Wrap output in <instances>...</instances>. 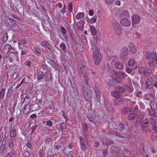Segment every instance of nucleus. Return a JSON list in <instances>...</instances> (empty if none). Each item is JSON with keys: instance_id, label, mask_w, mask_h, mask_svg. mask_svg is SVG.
Segmentation results:
<instances>
[{"instance_id": "obj_1", "label": "nucleus", "mask_w": 157, "mask_h": 157, "mask_svg": "<svg viewBox=\"0 0 157 157\" xmlns=\"http://www.w3.org/2000/svg\"><path fill=\"white\" fill-rule=\"evenodd\" d=\"M146 58L148 60L150 67L155 66L157 63V53L155 52H149L146 53Z\"/></svg>"}, {"instance_id": "obj_2", "label": "nucleus", "mask_w": 157, "mask_h": 157, "mask_svg": "<svg viewBox=\"0 0 157 157\" xmlns=\"http://www.w3.org/2000/svg\"><path fill=\"white\" fill-rule=\"evenodd\" d=\"M93 59L95 64L96 65L99 64L101 61V54L99 50L98 49H96L94 52Z\"/></svg>"}, {"instance_id": "obj_3", "label": "nucleus", "mask_w": 157, "mask_h": 157, "mask_svg": "<svg viewBox=\"0 0 157 157\" xmlns=\"http://www.w3.org/2000/svg\"><path fill=\"white\" fill-rule=\"evenodd\" d=\"M128 48L125 47L123 48L121 50L120 55L121 59L123 60H125L128 58Z\"/></svg>"}, {"instance_id": "obj_4", "label": "nucleus", "mask_w": 157, "mask_h": 157, "mask_svg": "<svg viewBox=\"0 0 157 157\" xmlns=\"http://www.w3.org/2000/svg\"><path fill=\"white\" fill-rule=\"evenodd\" d=\"M132 26L134 27H137V24L140 23V18L137 14H134L132 17Z\"/></svg>"}, {"instance_id": "obj_5", "label": "nucleus", "mask_w": 157, "mask_h": 157, "mask_svg": "<svg viewBox=\"0 0 157 157\" xmlns=\"http://www.w3.org/2000/svg\"><path fill=\"white\" fill-rule=\"evenodd\" d=\"M141 130L144 133L148 132L149 133L151 131L149 124H141Z\"/></svg>"}, {"instance_id": "obj_6", "label": "nucleus", "mask_w": 157, "mask_h": 157, "mask_svg": "<svg viewBox=\"0 0 157 157\" xmlns=\"http://www.w3.org/2000/svg\"><path fill=\"white\" fill-rule=\"evenodd\" d=\"M86 90L84 89L83 91V96L86 100L90 99V98H91V95L92 94L91 91L88 88Z\"/></svg>"}, {"instance_id": "obj_7", "label": "nucleus", "mask_w": 157, "mask_h": 157, "mask_svg": "<svg viewBox=\"0 0 157 157\" xmlns=\"http://www.w3.org/2000/svg\"><path fill=\"white\" fill-rule=\"evenodd\" d=\"M94 90L95 99L97 101L100 102L101 97L100 91L98 87L96 86H95L94 88Z\"/></svg>"}, {"instance_id": "obj_8", "label": "nucleus", "mask_w": 157, "mask_h": 157, "mask_svg": "<svg viewBox=\"0 0 157 157\" xmlns=\"http://www.w3.org/2000/svg\"><path fill=\"white\" fill-rule=\"evenodd\" d=\"M113 75L119 77L121 79H124L125 77V73L120 71H113Z\"/></svg>"}, {"instance_id": "obj_9", "label": "nucleus", "mask_w": 157, "mask_h": 157, "mask_svg": "<svg viewBox=\"0 0 157 157\" xmlns=\"http://www.w3.org/2000/svg\"><path fill=\"white\" fill-rule=\"evenodd\" d=\"M120 22L122 25L125 27H128L131 25L130 20L126 18H123L121 19Z\"/></svg>"}, {"instance_id": "obj_10", "label": "nucleus", "mask_w": 157, "mask_h": 157, "mask_svg": "<svg viewBox=\"0 0 157 157\" xmlns=\"http://www.w3.org/2000/svg\"><path fill=\"white\" fill-rule=\"evenodd\" d=\"M86 70V67L83 64L79 65L78 70V76L80 77H82L83 73Z\"/></svg>"}, {"instance_id": "obj_11", "label": "nucleus", "mask_w": 157, "mask_h": 157, "mask_svg": "<svg viewBox=\"0 0 157 157\" xmlns=\"http://www.w3.org/2000/svg\"><path fill=\"white\" fill-rule=\"evenodd\" d=\"M88 120L93 123L96 124L97 122V120L96 117L92 113H88L87 114Z\"/></svg>"}, {"instance_id": "obj_12", "label": "nucleus", "mask_w": 157, "mask_h": 157, "mask_svg": "<svg viewBox=\"0 0 157 157\" xmlns=\"http://www.w3.org/2000/svg\"><path fill=\"white\" fill-rule=\"evenodd\" d=\"M152 81L153 80L151 78H149L147 80L146 85L147 88L151 89L153 88Z\"/></svg>"}, {"instance_id": "obj_13", "label": "nucleus", "mask_w": 157, "mask_h": 157, "mask_svg": "<svg viewBox=\"0 0 157 157\" xmlns=\"http://www.w3.org/2000/svg\"><path fill=\"white\" fill-rule=\"evenodd\" d=\"M114 89L117 92H118L119 94H122L125 91V88L124 87V85L122 86H117L114 87Z\"/></svg>"}, {"instance_id": "obj_14", "label": "nucleus", "mask_w": 157, "mask_h": 157, "mask_svg": "<svg viewBox=\"0 0 157 157\" xmlns=\"http://www.w3.org/2000/svg\"><path fill=\"white\" fill-rule=\"evenodd\" d=\"M115 105L116 106H119L123 103V100L122 98L119 96L115 99Z\"/></svg>"}, {"instance_id": "obj_15", "label": "nucleus", "mask_w": 157, "mask_h": 157, "mask_svg": "<svg viewBox=\"0 0 157 157\" xmlns=\"http://www.w3.org/2000/svg\"><path fill=\"white\" fill-rule=\"evenodd\" d=\"M31 106L30 104H28L24 108L23 111L25 115L28 114L30 111L31 109Z\"/></svg>"}, {"instance_id": "obj_16", "label": "nucleus", "mask_w": 157, "mask_h": 157, "mask_svg": "<svg viewBox=\"0 0 157 157\" xmlns=\"http://www.w3.org/2000/svg\"><path fill=\"white\" fill-rule=\"evenodd\" d=\"M84 23L81 20L76 23V25L78 28L81 31H83L84 30Z\"/></svg>"}, {"instance_id": "obj_17", "label": "nucleus", "mask_w": 157, "mask_h": 157, "mask_svg": "<svg viewBox=\"0 0 157 157\" xmlns=\"http://www.w3.org/2000/svg\"><path fill=\"white\" fill-rule=\"evenodd\" d=\"M59 127V128L58 129H61L62 131H63L64 130H65L67 128V125L65 124L64 122H63L61 123L58 124L56 125L57 128Z\"/></svg>"}, {"instance_id": "obj_18", "label": "nucleus", "mask_w": 157, "mask_h": 157, "mask_svg": "<svg viewBox=\"0 0 157 157\" xmlns=\"http://www.w3.org/2000/svg\"><path fill=\"white\" fill-rule=\"evenodd\" d=\"M124 87L125 88V90L128 93H131L134 91V89L132 86H128L127 85H124Z\"/></svg>"}, {"instance_id": "obj_19", "label": "nucleus", "mask_w": 157, "mask_h": 157, "mask_svg": "<svg viewBox=\"0 0 157 157\" xmlns=\"http://www.w3.org/2000/svg\"><path fill=\"white\" fill-rule=\"evenodd\" d=\"M84 82L86 84V85L88 86L89 82L90 80V78L89 77V75L86 73H84Z\"/></svg>"}, {"instance_id": "obj_20", "label": "nucleus", "mask_w": 157, "mask_h": 157, "mask_svg": "<svg viewBox=\"0 0 157 157\" xmlns=\"http://www.w3.org/2000/svg\"><path fill=\"white\" fill-rule=\"evenodd\" d=\"M54 108L51 106H48L46 110L45 113L47 114H52L54 112Z\"/></svg>"}, {"instance_id": "obj_21", "label": "nucleus", "mask_w": 157, "mask_h": 157, "mask_svg": "<svg viewBox=\"0 0 157 157\" xmlns=\"http://www.w3.org/2000/svg\"><path fill=\"white\" fill-rule=\"evenodd\" d=\"M47 70L46 67L43 65L40 68V70L38 72L45 75L47 73Z\"/></svg>"}, {"instance_id": "obj_22", "label": "nucleus", "mask_w": 157, "mask_h": 157, "mask_svg": "<svg viewBox=\"0 0 157 157\" xmlns=\"http://www.w3.org/2000/svg\"><path fill=\"white\" fill-rule=\"evenodd\" d=\"M112 22L113 26L114 29L121 27L120 24L117 22L116 20L113 19L112 21Z\"/></svg>"}, {"instance_id": "obj_23", "label": "nucleus", "mask_w": 157, "mask_h": 157, "mask_svg": "<svg viewBox=\"0 0 157 157\" xmlns=\"http://www.w3.org/2000/svg\"><path fill=\"white\" fill-rule=\"evenodd\" d=\"M115 67L118 69L121 70L124 68V65L122 63L120 62H117L115 63Z\"/></svg>"}, {"instance_id": "obj_24", "label": "nucleus", "mask_w": 157, "mask_h": 157, "mask_svg": "<svg viewBox=\"0 0 157 157\" xmlns=\"http://www.w3.org/2000/svg\"><path fill=\"white\" fill-rule=\"evenodd\" d=\"M138 71L140 73L145 75L147 74V71L143 67H140L138 68Z\"/></svg>"}, {"instance_id": "obj_25", "label": "nucleus", "mask_w": 157, "mask_h": 157, "mask_svg": "<svg viewBox=\"0 0 157 157\" xmlns=\"http://www.w3.org/2000/svg\"><path fill=\"white\" fill-rule=\"evenodd\" d=\"M130 51L133 54L135 53L136 52V48L135 45L133 43L130 44Z\"/></svg>"}, {"instance_id": "obj_26", "label": "nucleus", "mask_w": 157, "mask_h": 157, "mask_svg": "<svg viewBox=\"0 0 157 157\" xmlns=\"http://www.w3.org/2000/svg\"><path fill=\"white\" fill-rule=\"evenodd\" d=\"M105 68L107 69V71L111 75H113L112 71H113L115 70L112 68L109 63H107V65L105 67Z\"/></svg>"}, {"instance_id": "obj_27", "label": "nucleus", "mask_w": 157, "mask_h": 157, "mask_svg": "<svg viewBox=\"0 0 157 157\" xmlns=\"http://www.w3.org/2000/svg\"><path fill=\"white\" fill-rule=\"evenodd\" d=\"M10 47L9 48V49L10 52L13 54H17L18 53V51H16L15 48L13 47H11L10 45H9Z\"/></svg>"}, {"instance_id": "obj_28", "label": "nucleus", "mask_w": 157, "mask_h": 157, "mask_svg": "<svg viewBox=\"0 0 157 157\" xmlns=\"http://www.w3.org/2000/svg\"><path fill=\"white\" fill-rule=\"evenodd\" d=\"M136 116V113H132L128 115L127 118L128 120H134Z\"/></svg>"}, {"instance_id": "obj_29", "label": "nucleus", "mask_w": 157, "mask_h": 157, "mask_svg": "<svg viewBox=\"0 0 157 157\" xmlns=\"http://www.w3.org/2000/svg\"><path fill=\"white\" fill-rule=\"evenodd\" d=\"M146 100L149 101L151 102L153 100V96L151 94H148L146 95Z\"/></svg>"}, {"instance_id": "obj_30", "label": "nucleus", "mask_w": 157, "mask_h": 157, "mask_svg": "<svg viewBox=\"0 0 157 157\" xmlns=\"http://www.w3.org/2000/svg\"><path fill=\"white\" fill-rule=\"evenodd\" d=\"M111 95L115 98H117L120 96V95L115 90H114V91H113L111 93Z\"/></svg>"}, {"instance_id": "obj_31", "label": "nucleus", "mask_w": 157, "mask_h": 157, "mask_svg": "<svg viewBox=\"0 0 157 157\" xmlns=\"http://www.w3.org/2000/svg\"><path fill=\"white\" fill-rule=\"evenodd\" d=\"M156 109H153V108L152 109H151V110H148V112L152 117H156V115L155 113V110Z\"/></svg>"}, {"instance_id": "obj_32", "label": "nucleus", "mask_w": 157, "mask_h": 157, "mask_svg": "<svg viewBox=\"0 0 157 157\" xmlns=\"http://www.w3.org/2000/svg\"><path fill=\"white\" fill-rule=\"evenodd\" d=\"M124 125L122 124H120L118 125V128H119V130L120 131H121L122 132V133H123V131H126V133H128V130L127 129H125L124 128Z\"/></svg>"}, {"instance_id": "obj_33", "label": "nucleus", "mask_w": 157, "mask_h": 157, "mask_svg": "<svg viewBox=\"0 0 157 157\" xmlns=\"http://www.w3.org/2000/svg\"><path fill=\"white\" fill-rule=\"evenodd\" d=\"M151 139L152 141L157 140V133L152 132L151 136Z\"/></svg>"}, {"instance_id": "obj_34", "label": "nucleus", "mask_w": 157, "mask_h": 157, "mask_svg": "<svg viewBox=\"0 0 157 157\" xmlns=\"http://www.w3.org/2000/svg\"><path fill=\"white\" fill-rule=\"evenodd\" d=\"M32 111H34L37 110L38 108H39L40 106L38 105V103H36L34 104L31 105Z\"/></svg>"}, {"instance_id": "obj_35", "label": "nucleus", "mask_w": 157, "mask_h": 157, "mask_svg": "<svg viewBox=\"0 0 157 157\" xmlns=\"http://www.w3.org/2000/svg\"><path fill=\"white\" fill-rule=\"evenodd\" d=\"M117 34L118 36L121 35L122 33V29L121 28V27L115 29Z\"/></svg>"}, {"instance_id": "obj_36", "label": "nucleus", "mask_w": 157, "mask_h": 157, "mask_svg": "<svg viewBox=\"0 0 157 157\" xmlns=\"http://www.w3.org/2000/svg\"><path fill=\"white\" fill-rule=\"evenodd\" d=\"M130 110V109L127 107H124L121 110L122 113L124 114H127L128 112Z\"/></svg>"}, {"instance_id": "obj_37", "label": "nucleus", "mask_w": 157, "mask_h": 157, "mask_svg": "<svg viewBox=\"0 0 157 157\" xmlns=\"http://www.w3.org/2000/svg\"><path fill=\"white\" fill-rule=\"evenodd\" d=\"M122 133H123V135H124V136H121L119 133H116L115 134V135L117 136L122 137L123 138H128L129 137V136L128 135V133H124L123 132Z\"/></svg>"}, {"instance_id": "obj_38", "label": "nucleus", "mask_w": 157, "mask_h": 157, "mask_svg": "<svg viewBox=\"0 0 157 157\" xmlns=\"http://www.w3.org/2000/svg\"><path fill=\"white\" fill-rule=\"evenodd\" d=\"M90 29L91 30L92 34L93 35H95L97 34V31L94 27L92 25L90 27Z\"/></svg>"}, {"instance_id": "obj_39", "label": "nucleus", "mask_w": 157, "mask_h": 157, "mask_svg": "<svg viewBox=\"0 0 157 157\" xmlns=\"http://www.w3.org/2000/svg\"><path fill=\"white\" fill-rule=\"evenodd\" d=\"M110 151L111 153H116L117 151L119 149L114 146H111L110 148Z\"/></svg>"}, {"instance_id": "obj_40", "label": "nucleus", "mask_w": 157, "mask_h": 157, "mask_svg": "<svg viewBox=\"0 0 157 157\" xmlns=\"http://www.w3.org/2000/svg\"><path fill=\"white\" fill-rule=\"evenodd\" d=\"M149 122L152 125H155L156 124V121L155 119L152 117H150L149 118Z\"/></svg>"}, {"instance_id": "obj_41", "label": "nucleus", "mask_w": 157, "mask_h": 157, "mask_svg": "<svg viewBox=\"0 0 157 157\" xmlns=\"http://www.w3.org/2000/svg\"><path fill=\"white\" fill-rule=\"evenodd\" d=\"M150 104V106L151 109H152L153 108V109H156L157 106L155 102L153 101H151Z\"/></svg>"}, {"instance_id": "obj_42", "label": "nucleus", "mask_w": 157, "mask_h": 157, "mask_svg": "<svg viewBox=\"0 0 157 157\" xmlns=\"http://www.w3.org/2000/svg\"><path fill=\"white\" fill-rule=\"evenodd\" d=\"M5 92V89L3 88L1 89L0 92V98L1 99H3L4 98Z\"/></svg>"}, {"instance_id": "obj_43", "label": "nucleus", "mask_w": 157, "mask_h": 157, "mask_svg": "<svg viewBox=\"0 0 157 157\" xmlns=\"http://www.w3.org/2000/svg\"><path fill=\"white\" fill-rule=\"evenodd\" d=\"M88 127L86 123H85L83 124L82 130L83 132L85 133L88 130Z\"/></svg>"}, {"instance_id": "obj_44", "label": "nucleus", "mask_w": 157, "mask_h": 157, "mask_svg": "<svg viewBox=\"0 0 157 157\" xmlns=\"http://www.w3.org/2000/svg\"><path fill=\"white\" fill-rule=\"evenodd\" d=\"M16 135V130L15 129H13L10 134V136L11 137H14Z\"/></svg>"}, {"instance_id": "obj_45", "label": "nucleus", "mask_w": 157, "mask_h": 157, "mask_svg": "<svg viewBox=\"0 0 157 157\" xmlns=\"http://www.w3.org/2000/svg\"><path fill=\"white\" fill-rule=\"evenodd\" d=\"M45 75L44 74L38 72L37 77L38 80H40V81H41L40 80H42L43 78H44Z\"/></svg>"}, {"instance_id": "obj_46", "label": "nucleus", "mask_w": 157, "mask_h": 157, "mask_svg": "<svg viewBox=\"0 0 157 157\" xmlns=\"http://www.w3.org/2000/svg\"><path fill=\"white\" fill-rule=\"evenodd\" d=\"M84 16V14L83 13H79L76 16V17L77 19H80L82 18Z\"/></svg>"}, {"instance_id": "obj_47", "label": "nucleus", "mask_w": 157, "mask_h": 157, "mask_svg": "<svg viewBox=\"0 0 157 157\" xmlns=\"http://www.w3.org/2000/svg\"><path fill=\"white\" fill-rule=\"evenodd\" d=\"M122 15L127 17H129L130 15L129 14L128 11L127 10L124 11L122 13Z\"/></svg>"}, {"instance_id": "obj_48", "label": "nucleus", "mask_w": 157, "mask_h": 157, "mask_svg": "<svg viewBox=\"0 0 157 157\" xmlns=\"http://www.w3.org/2000/svg\"><path fill=\"white\" fill-rule=\"evenodd\" d=\"M114 143V142L112 140H109V141H107L105 142V144L108 147L110 145L113 144Z\"/></svg>"}, {"instance_id": "obj_49", "label": "nucleus", "mask_w": 157, "mask_h": 157, "mask_svg": "<svg viewBox=\"0 0 157 157\" xmlns=\"http://www.w3.org/2000/svg\"><path fill=\"white\" fill-rule=\"evenodd\" d=\"M135 62L134 59H131L128 61V65L130 67L132 66L135 64Z\"/></svg>"}, {"instance_id": "obj_50", "label": "nucleus", "mask_w": 157, "mask_h": 157, "mask_svg": "<svg viewBox=\"0 0 157 157\" xmlns=\"http://www.w3.org/2000/svg\"><path fill=\"white\" fill-rule=\"evenodd\" d=\"M68 11L70 13L72 12L73 11V8L72 3L71 2H70L68 6Z\"/></svg>"}, {"instance_id": "obj_51", "label": "nucleus", "mask_w": 157, "mask_h": 157, "mask_svg": "<svg viewBox=\"0 0 157 157\" xmlns=\"http://www.w3.org/2000/svg\"><path fill=\"white\" fill-rule=\"evenodd\" d=\"M42 45L45 47L48 48L50 45L47 41H43L41 43Z\"/></svg>"}, {"instance_id": "obj_52", "label": "nucleus", "mask_w": 157, "mask_h": 157, "mask_svg": "<svg viewBox=\"0 0 157 157\" xmlns=\"http://www.w3.org/2000/svg\"><path fill=\"white\" fill-rule=\"evenodd\" d=\"M60 47L64 51H66V46L64 43H62L60 45Z\"/></svg>"}, {"instance_id": "obj_53", "label": "nucleus", "mask_w": 157, "mask_h": 157, "mask_svg": "<svg viewBox=\"0 0 157 157\" xmlns=\"http://www.w3.org/2000/svg\"><path fill=\"white\" fill-rule=\"evenodd\" d=\"M141 124H149V120L148 117L145 118L142 122Z\"/></svg>"}, {"instance_id": "obj_54", "label": "nucleus", "mask_w": 157, "mask_h": 157, "mask_svg": "<svg viewBox=\"0 0 157 157\" xmlns=\"http://www.w3.org/2000/svg\"><path fill=\"white\" fill-rule=\"evenodd\" d=\"M93 36L94 39L97 41H99L101 39V35L100 34H97L94 35Z\"/></svg>"}, {"instance_id": "obj_55", "label": "nucleus", "mask_w": 157, "mask_h": 157, "mask_svg": "<svg viewBox=\"0 0 157 157\" xmlns=\"http://www.w3.org/2000/svg\"><path fill=\"white\" fill-rule=\"evenodd\" d=\"M46 76L48 78V80L49 82L52 80V74L51 73H46Z\"/></svg>"}, {"instance_id": "obj_56", "label": "nucleus", "mask_w": 157, "mask_h": 157, "mask_svg": "<svg viewBox=\"0 0 157 157\" xmlns=\"http://www.w3.org/2000/svg\"><path fill=\"white\" fill-rule=\"evenodd\" d=\"M105 106L107 110H108L111 107V104L107 102L105 103Z\"/></svg>"}, {"instance_id": "obj_57", "label": "nucleus", "mask_w": 157, "mask_h": 157, "mask_svg": "<svg viewBox=\"0 0 157 157\" xmlns=\"http://www.w3.org/2000/svg\"><path fill=\"white\" fill-rule=\"evenodd\" d=\"M8 38V36L7 35V33H5L3 36V41L4 42H6Z\"/></svg>"}, {"instance_id": "obj_58", "label": "nucleus", "mask_w": 157, "mask_h": 157, "mask_svg": "<svg viewBox=\"0 0 157 157\" xmlns=\"http://www.w3.org/2000/svg\"><path fill=\"white\" fill-rule=\"evenodd\" d=\"M9 147L10 148H12L14 146L12 138L10 139L9 140Z\"/></svg>"}, {"instance_id": "obj_59", "label": "nucleus", "mask_w": 157, "mask_h": 157, "mask_svg": "<svg viewBox=\"0 0 157 157\" xmlns=\"http://www.w3.org/2000/svg\"><path fill=\"white\" fill-rule=\"evenodd\" d=\"M125 70L127 73H130L133 70V69L127 66L126 67Z\"/></svg>"}, {"instance_id": "obj_60", "label": "nucleus", "mask_w": 157, "mask_h": 157, "mask_svg": "<svg viewBox=\"0 0 157 157\" xmlns=\"http://www.w3.org/2000/svg\"><path fill=\"white\" fill-rule=\"evenodd\" d=\"M53 125V123L50 120L48 121L46 123V125L49 126L50 127H51Z\"/></svg>"}, {"instance_id": "obj_61", "label": "nucleus", "mask_w": 157, "mask_h": 157, "mask_svg": "<svg viewBox=\"0 0 157 157\" xmlns=\"http://www.w3.org/2000/svg\"><path fill=\"white\" fill-rule=\"evenodd\" d=\"M152 128L154 131L153 132L157 133V124H156L155 125H152Z\"/></svg>"}, {"instance_id": "obj_62", "label": "nucleus", "mask_w": 157, "mask_h": 157, "mask_svg": "<svg viewBox=\"0 0 157 157\" xmlns=\"http://www.w3.org/2000/svg\"><path fill=\"white\" fill-rule=\"evenodd\" d=\"M21 52L22 53H21V55H27V54L28 53V51L26 49H22L21 50Z\"/></svg>"}, {"instance_id": "obj_63", "label": "nucleus", "mask_w": 157, "mask_h": 157, "mask_svg": "<svg viewBox=\"0 0 157 157\" xmlns=\"http://www.w3.org/2000/svg\"><path fill=\"white\" fill-rule=\"evenodd\" d=\"M122 153L123 155H127L129 154V150L127 149H125L124 150L122 151Z\"/></svg>"}, {"instance_id": "obj_64", "label": "nucleus", "mask_w": 157, "mask_h": 157, "mask_svg": "<svg viewBox=\"0 0 157 157\" xmlns=\"http://www.w3.org/2000/svg\"><path fill=\"white\" fill-rule=\"evenodd\" d=\"M29 153L27 151H25L23 155L24 157H29Z\"/></svg>"}]
</instances>
